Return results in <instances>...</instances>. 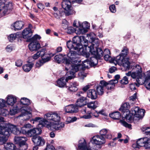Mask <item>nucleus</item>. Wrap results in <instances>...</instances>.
Wrapping results in <instances>:
<instances>
[{"label":"nucleus","instance_id":"obj_17","mask_svg":"<svg viewBox=\"0 0 150 150\" xmlns=\"http://www.w3.org/2000/svg\"><path fill=\"white\" fill-rule=\"evenodd\" d=\"M82 27L76 29L75 33L78 34H83L86 32V29L89 27V25L88 22H84L82 24Z\"/></svg>","mask_w":150,"mask_h":150},{"label":"nucleus","instance_id":"obj_6","mask_svg":"<svg viewBox=\"0 0 150 150\" xmlns=\"http://www.w3.org/2000/svg\"><path fill=\"white\" fill-rule=\"evenodd\" d=\"M91 141L92 144H95L92 148L93 150H100L101 148V145L106 142L105 138L103 136L99 135H97L93 137Z\"/></svg>","mask_w":150,"mask_h":150},{"label":"nucleus","instance_id":"obj_8","mask_svg":"<svg viewBox=\"0 0 150 150\" xmlns=\"http://www.w3.org/2000/svg\"><path fill=\"white\" fill-rule=\"evenodd\" d=\"M132 114H134V120H139L142 118L144 115L145 110L143 109H140L138 107H136L131 109Z\"/></svg>","mask_w":150,"mask_h":150},{"label":"nucleus","instance_id":"obj_28","mask_svg":"<svg viewBox=\"0 0 150 150\" xmlns=\"http://www.w3.org/2000/svg\"><path fill=\"white\" fill-rule=\"evenodd\" d=\"M32 35L31 30L29 28H26L23 30L22 33L23 38L25 39H28Z\"/></svg>","mask_w":150,"mask_h":150},{"label":"nucleus","instance_id":"obj_61","mask_svg":"<svg viewBox=\"0 0 150 150\" xmlns=\"http://www.w3.org/2000/svg\"><path fill=\"white\" fill-rule=\"evenodd\" d=\"M126 54V57H127V55L129 53V50L126 47H123V49L121 51V52L120 53V54Z\"/></svg>","mask_w":150,"mask_h":150},{"label":"nucleus","instance_id":"obj_42","mask_svg":"<svg viewBox=\"0 0 150 150\" xmlns=\"http://www.w3.org/2000/svg\"><path fill=\"white\" fill-rule=\"evenodd\" d=\"M33 65L34 64L32 63H29L23 66V69L25 71L28 72L31 69Z\"/></svg>","mask_w":150,"mask_h":150},{"label":"nucleus","instance_id":"obj_39","mask_svg":"<svg viewBox=\"0 0 150 150\" xmlns=\"http://www.w3.org/2000/svg\"><path fill=\"white\" fill-rule=\"evenodd\" d=\"M4 147L6 150H19L17 149L16 146L12 143H7L4 145Z\"/></svg>","mask_w":150,"mask_h":150},{"label":"nucleus","instance_id":"obj_2","mask_svg":"<svg viewBox=\"0 0 150 150\" xmlns=\"http://www.w3.org/2000/svg\"><path fill=\"white\" fill-rule=\"evenodd\" d=\"M66 64L65 69L67 71L69 70L66 74L68 76V78L72 79L74 77L76 72L78 71L82 67V66L80 64H74L73 65L70 63V60L65 59Z\"/></svg>","mask_w":150,"mask_h":150},{"label":"nucleus","instance_id":"obj_3","mask_svg":"<svg viewBox=\"0 0 150 150\" xmlns=\"http://www.w3.org/2000/svg\"><path fill=\"white\" fill-rule=\"evenodd\" d=\"M16 98L14 96L11 95L8 96L6 98V102L10 108L9 114L11 115L15 114L18 112L19 107L16 105Z\"/></svg>","mask_w":150,"mask_h":150},{"label":"nucleus","instance_id":"obj_20","mask_svg":"<svg viewBox=\"0 0 150 150\" xmlns=\"http://www.w3.org/2000/svg\"><path fill=\"white\" fill-rule=\"evenodd\" d=\"M32 121H33V123H34V122H39L38 125L42 127H45L46 123L47 122V120L46 119L39 117L35 118L32 120Z\"/></svg>","mask_w":150,"mask_h":150},{"label":"nucleus","instance_id":"obj_59","mask_svg":"<svg viewBox=\"0 0 150 150\" xmlns=\"http://www.w3.org/2000/svg\"><path fill=\"white\" fill-rule=\"evenodd\" d=\"M142 131L146 135L150 134V127H145L143 128Z\"/></svg>","mask_w":150,"mask_h":150},{"label":"nucleus","instance_id":"obj_22","mask_svg":"<svg viewBox=\"0 0 150 150\" xmlns=\"http://www.w3.org/2000/svg\"><path fill=\"white\" fill-rule=\"evenodd\" d=\"M67 45L68 48L69 49V51L71 50H79V44L74 43L71 41L69 40L67 42Z\"/></svg>","mask_w":150,"mask_h":150},{"label":"nucleus","instance_id":"obj_30","mask_svg":"<svg viewBox=\"0 0 150 150\" xmlns=\"http://www.w3.org/2000/svg\"><path fill=\"white\" fill-rule=\"evenodd\" d=\"M88 97L92 100L96 99L97 98V94L96 91L93 89L89 90L87 93Z\"/></svg>","mask_w":150,"mask_h":150},{"label":"nucleus","instance_id":"obj_21","mask_svg":"<svg viewBox=\"0 0 150 150\" xmlns=\"http://www.w3.org/2000/svg\"><path fill=\"white\" fill-rule=\"evenodd\" d=\"M31 42L28 45L29 49L31 51L37 50L40 48V45L38 41Z\"/></svg>","mask_w":150,"mask_h":150},{"label":"nucleus","instance_id":"obj_29","mask_svg":"<svg viewBox=\"0 0 150 150\" xmlns=\"http://www.w3.org/2000/svg\"><path fill=\"white\" fill-rule=\"evenodd\" d=\"M14 141L16 143L18 144L19 146L22 144H25L27 139L26 137H15Z\"/></svg>","mask_w":150,"mask_h":150},{"label":"nucleus","instance_id":"obj_32","mask_svg":"<svg viewBox=\"0 0 150 150\" xmlns=\"http://www.w3.org/2000/svg\"><path fill=\"white\" fill-rule=\"evenodd\" d=\"M24 25L23 22L21 21L16 22L13 25V29L15 30H21Z\"/></svg>","mask_w":150,"mask_h":150},{"label":"nucleus","instance_id":"obj_49","mask_svg":"<svg viewBox=\"0 0 150 150\" xmlns=\"http://www.w3.org/2000/svg\"><path fill=\"white\" fill-rule=\"evenodd\" d=\"M3 136L0 137V145H1L4 144L8 140V138L9 136L5 135L3 134Z\"/></svg>","mask_w":150,"mask_h":150},{"label":"nucleus","instance_id":"obj_57","mask_svg":"<svg viewBox=\"0 0 150 150\" xmlns=\"http://www.w3.org/2000/svg\"><path fill=\"white\" fill-rule=\"evenodd\" d=\"M120 81V83L122 84H127L128 83V78L126 76H125Z\"/></svg>","mask_w":150,"mask_h":150},{"label":"nucleus","instance_id":"obj_31","mask_svg":"<svg viewBox=\"0 0 150 150\" xmlns=\"http://www.w3.org/2000/svg\"><path fill=\"white\" fill-rule=\"evenodd\" d=\"M47 123H46L45 127H46L49 129L52 130H57V123H52L47 121Z\"/></svg>","mask_w":150,"mask_h":150},{"label":"nucleus","instance_id":"obj_50","mask_svg":"<svg viewBox=\"0 0 150 150\" xmlns=\"http://www.w3.org/2000/svg\"><path fill=\"white\" fill-rule=\"evenodd\" d=\"M96 91L99 95H102L103 94L104 92L103 88L100 85H99L97 87Z\"/></svg>","mask_w":150,"mask_h":150},{"label":"nucleus","instance_id":"obj_38","mask_svg":"<svg viewBox=\"0 0 150 150\" xmlns=\"http://www.w3.org/2000/svg\"><path fill=\"white\" fill-rule=\"evenodd\" d=\"M142 70H136V72H132V73L131 77L133 78L140 79H142Z\"/></svg>","mask_w":150,"mask_h":150},{"label":"nucleus","instance_id":"obj_9","mask_svg":"<svg viewBox=\"0 0 150 150\" xmlns=\"http://www.w3.org/2000/svg\"><path fill=\"white\" fill-rule=\"evenodd\" d=\"M73 0H63L62 6L64 10L66 16H69L72 14L73 11L71 9V2Z\"/></svg>","mask_w":150,"mask_h":150},{"label":"nucleus","instance_id":"obj_58","mask_svg":"<svg viewBox=\"0 0 150 150\" xmlns=\"http://www.w3.org/2000/svg\"><path fill=\"white\" fill-rule=\"evenodd\" d=\"M76 30L74 28L72 27H69L67 28V32L68 33L71 34L74 33V32H75Z\"/></svg>","mask_w":150,"mask_h":150},{"label":"nucleus","instance_id":"obj_23","mask_svg":"<svg viewBox=\"0 0 150 150\" xmlns=\"http://www.w3.org/2000/svg\"><path fill=\"white\" fill-rule=\"evenodd\" d=\"M100 135L102 136L107 139H110L112 138V135L109 129L104 128L101 130L99 132Z\"/></svg>","mask_w":150,"mask_h":150},{"label":"nucleus","instance_id":"obj_13","mask_svg":"<svg viewBox=\"0 0 150 150\" xmlns=\"http://www.w3.org/2000/svg\"><path fill=\"white\" fill-rule=\"evenodd\" d=\"M6 101L3 99H0V109L1 110V114L4 116L9 114L8 110Z\"/></svg>","mask_w":150,"mask_h":150},{"label":"nucleus","instance_id":"obj_55","mask_svg":"<svg viewBox=\"0 0 150 150\" xmlns=\"http://www.w3.org/2000/svg\"><path fill=\"white\" fill-rule=\"evenodd\" d=\"M45 60L42 59L41 60L38 61L36 64V67L39 68L43 64L47 62H45Z\"/></svg>","mask_w":150,"mask_h":150},{"label":"nucleus","instance_id":"obj_46","mask_svg":"<svg viewBox=\"0 0 150 150\" xmlns=\"http://www.w3.org/2000/svg\"><path fill=\"white\" fill-rule=\"evenodd\" d=\"M118 82V81L114 79L110 81L109 83H108V89H111L114 86L115 84L117 83Z\"/></svg>","mask_w":150,"mask_h":150},{"label":"nucleus","instance_id":"obj_35","mask_svg":"<svg viewBox=\"0 0 150 150\" xmlns=\"http://www.w3.org/2000/svg\"><path fill=\"white\" fill-rule=\"evenodd\" d=\"M20 103L21 106L20 107H19V108H21V107L24 106H27L28 109V105H29L30 104V102L29 100L27 98H22L20 100Z\"/></svg>","mask_w":150,"mask_h":150},{"label":"nucleus","instance_id":"obj_52","mask_svg":"<svg viewBox=\"0 0 150 150\" xmlns=\"http://www.w3.org/2000/svg\"><path fill=\"white\" fill-rule=\"evenodd\" d=\"M16 37V34H11L8 37V39L11 42L14 40Z\"/></svg>","mask_w":150,"mask_h":150},{"label":"nucleus","instance_id":"obj_54","mask_svg":"<svg viewBox=\"0 0 150 150\" xmlns=\"http://www.w3.org/2000/svg\"><path fill=\"white\" fill-rule=\"evenodd\" d=\"M78 75L79 78L82 79H83L86 76V74L83 71L79 72Z\"/></svg>","mask_w":150,"mask_h":150},{"label":"nucleus","instance_id":"obj_37","mask_svg":"<svg viewBox=\"0 0 150 150\" xmlns=\"http://www.w3.org/2000/svg\"><path fill=\"white\" fill-rule=\"evenodd\" d=\"M54 59L58 63H59L61 62H65L66 64L65 59H67L64 58L62 55L60 54L56 55L54 57Z\"/></svg>","mask_w":150,"mask_h":150},{"label":"nucleus","instance_id":"obj_25","mask_svg":"<svg viewBox=\"0 0 150 150\" xmlns=\"http://www.w3.org/2000/svg\"><path fill=\"white\" fill-rule=\"evenodd\" d=\"M143 147L146 149H150V139L147 137H144L141 138Z\"/></svg>","mask_w":150,"mask_h":150},{"label":"nucleus","instance_id":"obj_40","mask_svg":"<svg viewBox=\"0 0 150 150\" xmlns=\"http://www.w3.org/2000/svg\"><path fill=\"white\" fill-rule=\"evenodd\" d=\"M31 125L29 124H27L24 125L21 128V133L25 134L27 136V134L29 131V129L31 127Z\"/></svg>","mask_w":150,"mask_h":150},{"label":"nucleus","instance_id":"obj_64","mask_svg":"<svg viewBox=\"0 0 150 150\" xmlns=\"http://www.w3.org/2000/svg\"><path fill=\"white\" fill-rule=\"evenodd\" d=\"M45 150H55V149L53 146L51 144H47Z\"/></svg>","mask_w":150,"mask_h":150},{"label":"nucleus","instance_id":"obj_18","mask_svg":"<svg viewBox=\"0 0 150 150\" xmlns=\"http://www.w3.org/2000/svg\"><path fill=\"white\" fill-rule=\"evenodd\" d=\"M88 102V99L86 97L82 96L77 100L76 105L77 107H81L86 105Z\"/></svg>","mask_w":150,"mask_h":150},{"label":"nucleus","instance_id":"obj_5","mask_svg":"<svg viewBox=\"0 0 150 150\" xmlns=\"http://www.w3.org/2000/svg\"><path fill=\"white\" fill-rule=\"evenodd\" d=\"M92 45L88 47L89 52L91 54L97 55L98 57H102L103 56V51L101 49L98 47L99 44L98 39L92 38Z\"/></svg>","mask_w":150,"mask_h":150},{"label":"nucleus","instance_id":"obj_10","mask_svg":"<svg viewBox=\"0 0 150 150\" xmlns=\"http://www.w3.org/2000/svg\"><path fill=\"white\" fill-rule=\"evenodd\" d=\"M19 108L18 112H21V113L20 116L23 117V119H22L23 120V121H26L32 117L31 112L30 111H28V109L27 106H23Z\"/></svg>","mask_w":150,"mask_h":150},{"label":"nucleus","instance_id":"obj_53","mask_svg":"<svg viewBox=\"0 0 150 150\" xmlns=\"http://www.w3.org/2000/svg\"><path fill=\"white\" fill-rule=\"evenodd\" d=\"M120 122L124 126L129 128H130L131 127V125L130 124H128L125 121L122 120H120Z\"/></svg>","mask_w":150,"mask_h":150},{"label":"nucleus","instance_id":"obj_47","mask_svg":"<svg viewBox=\"0 0 150 150\" xmlns=\"http://www.w3.org/2000/svg\"><path fill=\"white\" fill-rule=\"evenodd\" d=\"M134 114L131 112L129 114H127L126 115V118L127 120L129 122H132L134 120H134L133 119V117Z\"/></svg>","mask_w":150,"mask_h":150},{"label":"nucleus","instance_id":"obj_44","mask_svg":"<svg viewBox=\"0 0 150 150\" xmlns=\"http://www.w3.org/2000/svg\"><path fill=\"white\" fill-rule=\"evenodd\" d=\"M103 54L104 55V58L105 60L108 61L111 58L110 55V52L108 49H105L103 53Z\"/></svg>","mask_w":150,"mask_h":150},{"label":"nucleus","instance_id":"obj_34","mask_svg":"<svg viewBox=\"0 0 150 150\" xmlns=\"http://www.w3.org/2000/svg\"><path fill=\"white\" fill-rule=\"evenodd\" d=\"M129 108L130 106L129 103H125L121 106L119 109V110L123 113L128 112Z\"/></svg>","mask_w":150,"mask_h":150},{"label":"nucleus","instance_id":"obj_24","mask_svg":"<svg viewBox=\"0 0 150 150\" xmlns=\"http://www.w3.org/2000/svg\"><path fill=\"white\" fill-rule=\"evenodd\" d=\"M65 110L67 113H73L76 112L78 108L76 105L71 104L66 106Z\"/></svg>","mask_w":150,"mask_h":150},{"label":"nucleus","instance_id":"obj_33","mask_svg":"<svg viewBox=\"0 0 150 150\" xmlns=\"http://www.w3.org/2000/svg\"><path fill=\"white\" fill-rule=\"evenodd\" d=\"M78 86V83L76 82H71L68 86V90L71 92L76 91L78 90L77 87Z\"/></svg>","mask_w":150,"mask_h":150},{"label":"nucleus","instance_id":"obj_43","mask_svg":"<svg viewBox=\"0 0 150 150\" xmlns=\"http://www.w3.org/2000/svg\"><path fill=\"white\" fill-rule=\"evenodd\" d=\"M110 117L114 119H119L121 116V114L118 112H113L109 114Z\"/></svg>","mask_w":150,"mask_h":150},{"label":"nucleus","instance_id":"obj_14","mask_svg":"<svg viewBox=\"0 0 150 150\" xmlns=\"http://www.w3.org/2000/svg\"><path fill=\"white\" fill-rule=\"evenodd\" d=\"M32 140L34 144L36 146H42L45 143L44 139L38 135L33 136L32 138Z\"/></svg>","mask_w":150,"mask_h":150},{"label":"nucleus","instance_id":"obj_19","mask_svg":"<svg viewBox=\"0 0 150 150\" xmlns=\"http://www.w3.org/2000/svg\"><path fill=\"white\" fill-rule=\"evenodd\" d=\"M41 132V130L40 129L38 128H34L33 129L29 130L27 134V136L28 137H33V136L40 134Z\"/></svg>","mask_w":150,"mask_h":150},{"label":"nucleus","instance_id":"obj_62","mask_svg":"<svg viewBox=\"0 0 150 150\" xmlns=\"http://www.w3.org/2000/svg\"><path fill=\"white\" fill-rule=\"evenodd\" d=\"M64 126V123H57V130H61Z\"/></svg>","mask_w":150,"mask_h":150},{"label":"nucleus","instance_id":"obj_60","mask_svg":"<svg viewBox=\"0 0 150 150\" xmlns=\"http://www.w3.org/2000/svg\"><path fill=\"white\" fill-rule=\"evenodd\" d=\"M91 112H88L86 114L83 115L81 117L85 119H89L91 118Z\"/></svg>","mask_w":150,"mask_h":150},{"label":"nucleus","instance_id":"obj_63","mask_svg":"<svg viewBox=\"0 0 150 150\" xmlns=\"http://www.w3.org/2000/svg\"><path fill=\"white\" fill-rule=\"evenodd\" d=\"M8 124H6L4 122L0 123V131H1L3 129H4L7 127L6 125Z\"/></svg>","mask_w":150,"mask_h":150},{"label":"nucleus","instance_id":"obj_51","mask_svg":"<svg viewBox=\"0 0 150 150\" xmlns=\"http://www.w3.org/2000/svg\"><path fill=\"white\" fill-rule=\"evenodd\" d=\"M41 38L40 36L37 34L35 35L33 37L30 39L31 41H37V40H39Z\"/></svg>","mask_w":150,"mask_h":150},{"label":"nucleus","instance_id":"obj_1","mask_svg":"<svg viewBox=\"0 0 150 150\" xmlns=\"http://www.w3.org/2000/svg\"><path fill=\"white\" fill-rule=\"evenodd\" d=\"M74 43L79 44L78 53L85 56L86 58H88L90 54L86 51V50L88 45V40L83 36H75L73 37L72 41Z\"/></svg>","mask_w":150,"mask_h":150},{"label":"nucleus","instance_id":"obj_26","mask_svg":"<svg viewBox=\"0 0 150 150\" xmlns=\"http://www.w3.org/2000/svg\"><path fill=\"white\" fill-rule=\"evenodd\" d=\"M69 79H70L68 78V77L66 79L63 77L58 79L57 81V85L60 87H64L66 86V82L68 81Z\"/></svg>","mask_w":150,"mask_h":150},{"label":"nucleus","instance_id":"obj_12","mask_svg":"<svg viewBox=\"0 0 150 150\" xmlns=\"http://www.w3.org/2000/svg\"><path fill=\"white\" fill-rule=\"evenodd\" d=\"M94 55V57H91L89 59H87L84 61L82 63L85 67H88L87 65H86V63L87 64H89L92 66H95L98 64V59H100L101 57H97V55L92 54Z\"/></svg>","mask_w":150,"mask_h":150},{"label":"nucleus","instance_id":"obj_4","mask_svg":"<svg viewBox=\"0 0 150 150\" xmlns=\"http://www.w3.org/2000/svg\"><path fill=\"white\" fill-rule=\"evenodd\" d=\"M126 54H120L114 58H112V61L115 64L122 65L126 69H128L130 67V63L129 61V58L126 57Z\"/></svg>","mask_w":150,"mask_h":150},{"label":"nucleus","instance_id":"obj_36","mask_svg":"<svg viewBox=\"0 0 150 150\" xmlns=\"http://www.w3.org/2000/svg\"><path fill=\"white\" fill-rule=\"evenodd\" d=\"M12 4L9 3L6 6H4L2 10L4 15L8 14L11 11Z\"/></svg>","mask_w":150,"mask_h":150},{"label":"nucleus","instance_id":"obj_7","mask_svg":"<svg viewBox=\"0 0 150 150\" xmlns=\"http://www.w3.org/2000/svg\"><path fill=\"white\" fill-rule=\"evenodd\" d=\"M6 126L7 127L2 132V134L5 135L9 136L10 134L11 133L16 135H18L21 133V130L13 125L8 124Z\"/></svg>","mask_w":150,"mask_h":150},{"label":"nucleus","instance_id":"obj_16","mask_svg":"<svg viewBox=\"0 0 150 150\" xmlns=\"http://www.w3.org/2000/svg\"><path fill=\"white\" fill-rule=\"evenodd\" d=\"M78 148L81 150H93V148H90V146H87L86 140L83 138L79 141Z\"/></svg>","mask_w":150,"mask_h":150},{"label":"nucleus","instance_id":"obj_15","mask_svg":"<svg viewBox=\"0 0 150 150\" xmlns=\"http://www.w3.org/2000/svg\"><path fill=\"white\" fill-rule=\"evenodd\" d=\"M45 50V49L42 48L38 52H39L40 56L41 57L42 59L45 60V62H48L50 60L51 57L54 55V54L46 53Z\"/></svg>","mask_w":150,"mask_h":150},{"label":"nucleus","instance_id":"obj_48","mask_svg":"<svg viewBox=\"0 0 150 150\" xmlns=\"http://www.w3.org/2000/svg\"><path fill=\"white\" fill-rule=\"evenodd\" d=\"M97 104V102L94 101L90 102L89 103H88L87 104V106L88 108L94 109L97 107V105H96Z\"/></svg>","mask_w":150,"mask_h":150},{"label":"nucleus","instance_id":"obj_45","mask_svg":"<svg viewBox=\"0 0 150 150\" xmlns=\"http://www.w3.org/2000/svg\"><path fill=\"white\" fill-rule=\"evenodd\" d=\"M65 13L64 11V12L61 11H57L56 12H54L53 13V14L55 18L57 19H60V18Z\"/></svg>","mask_w":150,"mask_h":150},{"label":"nucleus","instance_id":"obj_11","mask_svg":"<svg viewBox=\"0 0 150 150\" xmlns=\"http://www.w3.org/2000/svg\"><path fill=\"white\" fill-rule=\"evenodd\" d=\"M44 117L47 120L58 122L60 120V117L56 112H49L45 114Z\"/></svg>","mask_w":150,"mask_h":150},{"label":"nucleus","instance_id":"obj_41","mask_svg":"<svg viewBox=\"0 0 150 150\" xmlns=\"http://www.w3.org/2000/svg\"><path fill=\"white\" fill-rule=\"evenodd\" d=\"M141 138L139 139L136 142V143L132 144V147L137 150L139 149L141 147H143L142 143V142H141Z\"/></svg>","mask_w":150,"mask_h":150},{"label":"nucleus","instance_id":"obj_27","mask_svg":"<svg viewBox=\"0 0 150 150\" xmlns=\"http://www.w3.org/2000/svg\"><path fill=\"white\" fill-rule=\"evenodd\" d=\"M78 54L75 52L73 51V50L69 51V52L67 54V56L71 59V62L77 61V60L75 59L78 57Z\"/></svg>","mask_w":150,"mask_h":150},{"label":"nucleus","instance_id":"obj_56","mask_svg":"<svg viewBox=\"0 0 150 150\" xmlns=\"http://www.w3.org/2000/svg\"><path fill=\"white\" fill-rule=\"evenodd\" d=\"M19 148H17L19 150H26L27 148V145L26 143L25 144H22L19 145Z\"/></svg>","mask_w":150,"mask_h":150}]
</instances>
